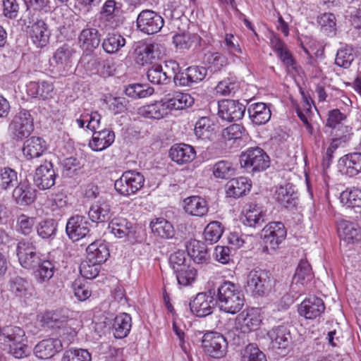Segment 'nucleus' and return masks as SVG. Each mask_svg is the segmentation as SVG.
I'll use <instances>...</instances> for the list:
<instances>
[{"label":"nucleus","instance_id":"nucleus-63","mask_svg":"<svg viewBox=\"0 0 361 361\" xmlns=\"http://www.w3.org/2000/svg\"><path fill=\"white\" fill-rule=\"evenodd\" d=\"M243 359L245 361H267L265 354L254 343L245 347Z\"/></svg>","mask_w":361,"mask_h":361},{"label":"nucleus","instance_id":"nucleus-1","mask_svg":"<svg viewBox=\"0 0 361 361\" xmlns=\"http://www.w3.org/2000/svg\"><path fill=\"white\" fill-rule=\"evenodd\" d=\"M25 340V331L18 326H6L0 330V344L15 358L20 359L30 355V350L24 343Z\"/></svg>","mask_w":361,"mask_h":361},{"label":"nucleus","instance_id":"nucleus-60","mask_svg":"<svg viewBox=\"0 0 361 361\" xmlns=\"http://www.w3.org/2000/svg\"><path fill=\"white\" fill-rule=\"evenodd\" d=\"M180 0H165L164 15L166 18L179 19L183 15Z\"/></svg>","mask_w":361,"mask_h":361},{"label":"nucleus","instance_id":"nucleus-9","mask_svg":"<svg viewBox=\"0 0 361 361\" xmlns=\"http://www.w3.org/2000/svg\"><path fill=\"white\" fill-rule=\"evenodd\" d=\"M202 345L204 352L211 357L221 358L226 354L228 344L221 334L211 331L204 334Z\"/></svg>","mask_w":361,"mask_h":361},{"label":"nucleus","instance_id":"nucleus-58","mask_svg":"<svg viewBox=\"0 0 361 361\" xmlns=\"http://www.w3.org/2000/svg\"><path fill=\"white\" fill-rule=\"evenodd\" d=\"M179 285L187 286L193 283L195 280L197 271L194 267L189 265L185 269H180L174 272Z\"/></svg>","mask_w":361,"mask_h":361},{"label":"nucleus","instance_id":"nucleus-17","mask_svg":"<svg viewBox=\"0 0 361 361\" xmlns=\"http://www.w3.org/2000/svg\"><path fill=\"white\" fill-rule=\"evenodd\" d=\"M75 52L72 46L64 44L54 53L52 59L61 75H66L71 70Z\"/></svg>","mask_w":361,"mask_h":361},{"label":"nucleus","instance_id":"nucleus-16","mask_svg":"<svg viewBox=\"0 0 361 361\" xmlns=\"http://www.w3.org/2000/svg\"><path fill=\"white\" fill-rule=\"evenodd\" d=\"M56 177L52 163L45 161L36 169L33 180L39 189L47 190L54 185Z\"/></svg>","mask_w":361,"mask_h":361},{"label":"nucleus","instance_id":"nucleus-25","mask_svg":"<svg viewBox=\"0 0 361 361\" xmlns=\"http://www.w3.org/2000/svg\"><path fill=\"white\" fill-rule=\"evenodd\" d=\"M108 228L111 233L119 238L128 237L130 239L135 233L134 224L122 216H117L111 219L109 224Z\"/></svg>","mask_w":361,"mask_h":361},{"label":"nucleus","instance_id":"nucleus-11","mask_svg":"<svg viewBox=\"0 0 361 361\" xmlns=\"http://www.w3.org/2000/svg\"><path fill=\"white\" fill-rule=\"evenodd\" d=\"M176 68L177 62L173 60L166 61L164 64H154L148 69L147 78L154 84H168L171 82L174 68Z\"/></svg>","mask_w":361,"mask_h":361},{"label":"nucleus","instance_id":"nucleus-14","mask_svg":"<svg viewBox=\"0 0 361 361\" xmlns=\"http://www.w3.org/2000/svg\"><path fill=\"white\" fill-rule=\"evenodd\" d=\"M262 318L257 309H248L240 312L235 318V326L243 334L258 329Z\"/></svg>","mask_w":361,"mask_h":361},{"label":"nucleus","instance_id":"nucleus-50","mask_svg":"<svg viewBox=\"0 0 361 361\" xmlns=\"http://www.w3.org/2000/svg\"><path fill=\"white\" fill-rule=\"evenodd\" d=\"M312 278L310 264L305 260H300L293 278V282L296 284L305 285Z\"/></svg>","mask_w":361,"mask_h":361},{"label":"nucleus","instance_id":"nucleus-53","mask_svg":"<svg viewBox=\"0 0 361 361\" xmlns=\"http://www.w3.org/2000/svg\"><path fill=\"white\" fill-rule=\"evenodd\" d=\"M336 17L331 13H324L318 18V23L321 27V30L328 36L336 35Z\"/></svg>","mask_w":361,"mask_h":361},{"label":"nucleus","instance_id":"nucleus-36","mask_svg":"<svg viewBox=\"0 0 361 361\" xmlns=\"http://www.w3.org/2000/svg\"><path fill=\"white\" fill-rule=\"evenodd\" d=\"M251 183L245 177H238L232 178L226 185V194L229 197L235 198L245 195L247 192L250 191Z\"/></svg>","mask_w":361,"mask_h":361},{"label":"nucleus","instance_id":"nucleus-59","mask_svg":"<svg viewBox=\"0 0 361 361\" xmlns=\"http://www.w3.org/2000/svg\"><path fill=\"white\" fill-rule=\"evenodd\" d=\"M61 361H92V357L86 349H69L63 353Z\"/></svg>","mask_w":361,"mask_h":361},{"label":"nucleus","instance_id":"nucleus-6","mask_svg":"<svg viewBox=\"0 0 361 361\" xmlns=\"http://www.w3.org/2000/svg\"><path fill=\"white\" fill-rule=\"evenodd\" d=\"M286 229L280 221L268 224L262 231V238L264 243L263 252L271 254L279 248V245L286 237Z\"/></svg>","mask_w":361,"mask_h":361},{"label":"nucleus","instance_id":"nucleus-10","mask_svg":"<svg viewBox=\"0 0 361 361\" xmlns=\"http://www.w3.org/2000/svg\"><path fill=\"white\" fill-rule=\"evenodd\" d=\"M267 336L274 350L286 351L293 343L290 326L287 324L274 326L268 331Z\"/></svg>","mask_w":361,"mask_h":361},{"label":"nucleus","instance_id":"nucleus-40","mask_svg":"<svg viewBox=\"0 0 361 361\" xmlns=\"http://www.w3.org/2000/svg\"><path fill=\"white\" fill-rule=\"evenodd\" d=\"M184 209L192 216H202L207 213L208 207L204 199L192 196L184 200Z\"/></svg>","mask_w":361,"mask_h":361},{"label":"nucleus","instance_id":"nucleus-2","mask_svg":"<svg viewBox=\"0 0 361 361\" xmlns=\"http://www.w3.org/2000/svg\"><path fill=\"white\" fill-rule=\"evenodd\" d=\"M244 295L240 287L231 281L223 282L217 288L216 301L220 310L234 314L242 309Z\"/></svg>","mask_w":361,"mask_h":361},{"label":"nucleus","instance_id":"nucleus-51","mask_svg":"<svg viewBox=\"0 0 361 361\" xmlns=\"http://www.w3.org/2000/svg\"><path fill=\"white\" fill-rule=\"evenodd\" d=\"M18 176L15 170L5 167L0 171V188L10 190L18 185Z\"/></svg>","mask_w":361,"mask_h":361},{"label":"nucleus","instance_id":"nucleus-21","mask_svg":"<svg viewBox=\"0 0 361 361\" xmlns=\"http://www.w3.org/2000/svg\"><path fill=\"white\" fill-rule=\"evenodd\" d=\"M325 310L323 300L317 297L312 296L304 300L298 307L300 316L307 319H313L320 316Z\"/></svg>","mask_w":361,"mask_h":361},{"label":"nucleus","instance_id":"nucleus-55","mask_svg":"<svg viewBox=\"0 0 361 361\" xmlns=\"http://www.w3.org/2000/svg\"><path fill=\"white\" fill-rule=\"evenodd\" d=\"M221 224L219 221L209 223L204 231V237L209 244L216 243L223 234Z\"/></svg>","mask_w":361,"mask_h":361},{"label":"nucleus","instance_id":"nucleus-24","mask_svg":"<svg viewBox=\"0 0 361 361\" xmlns=\"http://www.w3.org/2000/svg\"><path fill=\"white\" fill-rule=\"evenodd\" d=\"M101 42V35L97 29L85 27L78 35L80 47L85 52L90 53L97 49Z\"/></svg>","mask_w":361,"mask_h":361},{"label":"nucleus","instance_id":"nucleus-4","mask_svg":"<svg viewBox=\"0 0 361 361\" xmlns=\"http://www.w3.org/2000/svg\"><path fill=\"white\" fill-rule=\"evenodd\" d=\"M274 283V279L268 271L253 269L247 276L246 290L254 296H262L271 290Z\"/></svg>","mask_w":361,"mask_h":361},{"label":"nucleus","instance_id":"nucleus-62","mask_svg":"<svg viewBox=\"0 0 361 361\" xmlns=\"http://www.w3.org/2000/svg\"><path fill=\"white\" fill-rule=\"evenodd\" d=\"M341 200L350 207H361V190L354 189L345 190L341 194Z\"/></svg>","mask_w":361,"mask_h":361},{"label":"nucleus","instance_id":"nucleus-31","mask_svg":"<svg viewBox=\"0 0 361 361\" xmlns=\"http://www.w3.org/2000/svg\"><path fill=\"white\" fill-rule=\"evenodd\" d=\"M27 92L33 98L47 100L53 97L54 85L47 81L30 82L27 85Z\"/></svg>","mask_w":361,"mask_h":361},{"label":"nucleus","instance_id":"nucleus-47","mask_svg":"<svg viewBox=\"0 0 361 361\" xmlns=\"http://www.w3.org/2000/svg\"><path fill=\"white\" fill-rule=\"evenodd\" d=\"M264 221L262 210L255 204H250L242 218V222L245 226L254 228L262 226Z\"/></svg>","mask_w":361,"mask_h":361},{"label":"nucleus","instance_id":"nucleus-29","mask_svg":"<svg viewBox=\"0 0 361 361\" xmlns=\"http://www.w3.org/2000/svg\"><path fill=\"white\" fill-rule=\"evenodd\" d=\"M171 159L178 164L192 161L196 156L195 149L187 144H176L171 147L169 152Z\"/></svg>","mask_w":361,"mask_h":361},{"label":"nucleus","instance_id":"nucleus-23","mask_svg":"<svg viewBox=\"0 0 361 361\" xmlns=\"http://www.w3.org/2000/svg\"><path fill=\"white\" fill-rule=\"evenodd\" d=\"M112 215L111 207L105 200L99 199L92 204L88 211L90 219L97 224L108 221Z\"/></svg>","mask_w":361,"mask_h":361},{"label":"nucleus","instance_id":"nucleus-13","mask_svg":"<svg viewBox=\"0 0 361 361\" xmlns=\"http://www.w3.org/2000/svg\"><path fill=\"white\" fill-rule=\"evenodd\" d=\"M245 111V106L238 101L223 99L218 102V115L228 122L241 119Z\"/></svg>","mask_w":361,"mask_h":361},{"label":"nucleus","instance_id":"nucleus-32","mask_svg":"<svg viewBox=\"0 0 361 361\" xmlns=\"http://www.w3.org/2000/svg\"><path fill=\"white\" fill-rule=\"evenodd\" d=\"M160 48L158 44H148L139 47L135 50L136 62L143 66L159 59L161 54Z\"/></svg>","mask_w":361,"mask_h":361},{"label":"nucleus","instance_id":"nucleus-37","mask_svg":"<svg viewBox=\"0 0 361 361\" xmlns=\"http://www.w3.org/2000/svg\"><path fill=\"white\" fill-rule=\"evenodd\" d=\"M152 233L164 239H172L175 237L176 231L171 222L164 218H157L150 223Z\"/></svg>","mask_w":361,"mask_h":361},{"label":"nucleus","instance_id":"nucleus-56","mask_svg":"<svg viewBox=\"0 0 361 361\" xmlns=\"http://www.w3.org/2000/svg\"><path fill=\"white\" fill-rule=\"evenodd\" d=\"M355 59V54L351 47H345L338 50L335 63L344 68H348Z\"/></svg>","mask_w":361,"mask_h":361},{"label":"nucleus","instance_id":"nucleus-42","mask_svg":"<svg viewBox=\"0 0 361 361\" xmlns=\"http://www.w3.org/2000/svg\"><path fill=\"white\" fill-rule=\"evenodd\" d=\"M43 322L48 327L60 329L71 322L72 319H69L66 310H57L46 313L43 317Z\"/></svg>","mask_w":361,"mask_h":361},{"label":"nucleus","instance_id":"nucleus-8","mask_svg":"<svg viewBox=\"0 0 361 361\" xmlns=\"http://www.w3.org/2000/svg\"><path fill=\"white\" fill-rule=\"evenodd\" d=\"M164 25V20L157 12L145 9L136 19L137 30L144 34L154 35L159 32Z\"/></svg>","mask_w":361,"mask_h":361},{"label":"nucleus","instance_id":"nucleus-61","mask_svg":"<svg viewBox=\"0 0 361 361\" xmlns=\"http://www.w3.org/2000/svg\"><path fill=\"white\" fill-rule=\"evenodd\" d=\"M100 271V265L86 259L80 265V273L87 279L96 278Z\"/></svg>","mask_w":361,"mask_h":361},{"label":"nucleus","instance_id":"nucleus-5","mask_svg":"<svg viewBox=\"0 0 361 361\" xmlns=\"http://www.w3.org/2000/svg\"><path fill=\"white\" fill-rule=\"evenodd\" d=\"M145 180V177L140 172L129 170L123 172L115 181L114 188L119 195L129 197L143 188Z\"/></svg>","mask_w":361,"mask_h":361},{"label":"nucleus","instance_id":"nucleus-26","mask_svg":"<svg viewBox=\"0 0 361 361\" xmlns=\"http://www.w3.org/2000/svg\"><path fill=\"white\" fill-rule=\"evenodd\" d=\"M12 197L15 202L20 206H27L34 202L36 190L27 182H20L13 190Z\"/></svg>","mask_w":361,"mask_h":361},{"label":"nucleus","instance_id":"nucleus-38","mask_svg":"<svg viewBox=\"0 0 361 361\" xmlns=\"http://www.w3.org/2000/svg\"><path fill=\"white\" fill-rule=\"evenodd\" d=\"M138 114L145 118L159 120L166 116L168 111L162 99L160 101L140 107Z\"/></svg>","mask_w":361,"mask_h":361},{"label":"nucleus","instance_id":"nucleus-35","mask_svg":"<svg viewBox=\"0 0 361 361\" xmlns=\"http://www.w3.org/2000/svg\"><path fill=\"white\" fill-rule=\"evenodd\" d=\"M47 149L46 142L39 137H31L23 147V153L27 159L38 158Z\"/></svg>","mask_w":361,"mask_h":361},{"label":"nucleus","instance_id":"nucleus-45","mask_svg":"<svg viewBox=\"0 0 361 361\" xmlns=\"http://www.w3.org/2000/svg\"><path fill=\"white\" fill-rule=\"evenodd\" d=\"M202 37L196 33L183 32L173 37V43L177 49H189L194 44H201Z\"/></svg>","mask_w":361,"mask_h":361},{"label":"nucleus","instance_id":"nucleus-33","mask_svg":"<svg viewBox=\"0 0 361 361\" xmlns=\"http://www.w3.org/2000/svg\"><path fill=\"white\" fill-rule=\"evenodd\" d=\"M249 117L252 122L256 125H263L271 118V110L263 102L252 104L247 109Z\"/></svg>","mask_w":361,"mask_h":361},{"label":"nucleus","instance_id":"nucleus-39","mask_svg":"<svg viewBox=\"0 0 361 361\" xmlns=\"http://www.w3.org/2000/svg\"><path fill=\"white\" fill-rule=\"evenodd\" d=\"M188 255L197 264L206 262L209 258L207 248L205 244L197 240H190L187 245Z\"/></svg>","mask_w":361,"mask_h":361},{"label":"nucleus","instance_id":"nucleus-34","mask_svg":"<svg viewBox=\"0 0 361 361\" xmlns=\"http://www.w3.org/2000/svg\"><path fill=\"white\" fill-rule=\"evenodd\" d=\"M275 195L277 202L287 209H293L298 204V195L291 184L278 188Z\"/></svg>","mask_w":361,"mask_h":361},{"label":"nucleus","instance_id":"nucleus-43","mask_svg":"<svg viewBox=\"0 0 361 361\" xmlns=\"http://www.w3.org/2000/svg\"><path fill=\"white\" fill-rule=\"evenodd\" d=\"M214 125L207 116H202L196 122L194 133L197 138L207 140H210L214 134Z\"/></svg>","mask_w":361,"mask_h":361},{"label":"nucleus","instance_id":"nucleus-41","mask_svg":"<svg viewBox=\"0 0 361 361\" xmlns=\"http://www.w3.org/2000/svg\"><path fill=\"white\" fill-rule=\"evenodd\" d=\"M202 63L207 71L212 73L219 72L226 65V57L219 52L207 51L202 57Z\"/></svg>","mask_w":361,"mask_h":361},{"label":"nucleus","instance_id":"nucleus-64","mask_svg":"<svg viewBox=\"0 0 361 361\" xmlns=\"http://www.w3.org/2000/svg\"><path fill=\"white\" fill-rule=\"evenodd\" d=\"M233 173L232 164L227 161H219L213 166V174L218 178H228Z\"/></svg>","mask_w":361,"mask_h":361},{"label":"nucleus","instance_id":"nucleus-12","mask_svg":"<svg viewBox=\"0 0 361 361\" xmlns=\"http://www.w3.org/2000/svg\"><path fill=\"white\" fill-rule=\"evenodd\" d=\"M27 32L32 43L38 48L46 47L51 36L48 25L42 19L29 21Z\"/></svg>","mask_w":361,"mask_h":361},{"label":"nucleus","instance_id":"nucleus-49","mask_svg":"<svg viewBox=\"0 0 361 361\" xmlns=\"http://www.w3.org/2000/svg\"><path fill=\"white\" fill-rule=\"evenodd\" d=\"M58 224L53 219L42 220L36 226L37 235L42 239H54L56 235Z\"/></svg>","mask_w":361,"mask_h":361},{"label":"nucleus","instance_id":"nucleus-19","mask_svg":"<svg viewBox=\"0 0 361 361\" xmlns=\"http://www.w3.org/2000/svg\"><path fill=\"white\" fill-rule=\"evenodd\" d=\"M340 239L347 244H355L361 242V228L353 221L341 220L337 226Z\"/></svg>","mask_w":361,"mask_h":361},{"label":"nucleus","instance_id":"nucleus-52","mask_svg":"<svg viewBox=\"0 0 361 361\" xmlns=\"http://www.w3.org/2000/svg\"><path fill=\"white\" fill-rule=\"evenodd\" d=\"M37 267L35 276L39 282L48 281L54 276L56 270L54 263L50 260L41 259Z\"/></svg>","mask_w":361,"mask_h":361},{"label":"nucleus","instance_id":"nucleus-48","mask_svg":"<svg viewBox=\"0 0 361 361\" xmlns=\"http://www.w3.org/2000/svg\"><path fill=\"white\" fill-rule=\"evenodd\" d=\"M126 44V39L118 33H109L104 39L102 46L108 54L118 51Z\"/></svg>","mask_w":361,"mask_h":361},{"label":"nucleus","instance_id":"nucleus-18","mask_svg":"<svg viewBox=\"0 0 361 361\" xmlns=\"http://www.w3.org/2000/svg\"><path fill=\"white\" fill-rule=\"evenodd\" d=\"M216 303L211 293H200L190 302V308L196 316L202 317L212 313Z\"/></svg>","mask_w":361,"mask_h":361},{"label":"nucleus","instance_id":"nucleus-44","mask_svg":"<svg viewBox=\"0 0 361 361\" xmlns=\"http://www.w3.org/2000/svg\"><path fill=\"white\" fill-rule=\"evenodd\" d=\"M131 329V317L127 313H123L116 317L113 325V331L115 338H123L126 337Z\"/></svg>","mask_w":361,"mask_h":361},{"label":"nucleus","instance_id":"nucleus-54","mask_svg":"<svg viewBox=\"0 0 361 361\" xmlns=\"http://www.w3.org/2000/svg\"><path fill=\"white\" fill-rule=\"evenodd\" d=\"M126 94L130 97L145 98L154 93V88L145 84H132L125 90Z\"/></svg>","mask_w":361,"mask_h":361},{"label":"nucleus","instance_id":"nucleus-7","mask_svg":"<svg viewBox=\"0 0 361 361\" xmlns=\"http://www.w3.org/2000/svg\"><path fill=\"white\" fill-rule=\"evenodd\" d=\"M33 129V118L25 109H22L16 114L8 126L11 136L16 140H23L28 137Z\"/></svg>","mask_w":361,"mask_h":361},{"label":"nucleus","instance_id":"nucleus-46","mask_svg":"<svg viewBox=\"0 0 361 361\" xmlns=\"http://www.w3.org/2000/svg\"><path fill=\"white\" fill-rule=\"evenodd\" d=\"M10 290L17 297L28 298L32 296L31 284L21 277H15L10 281Z\"/></svg>","mask_w":361,"mask_h":361},{"label":"nucleus","instance_id":"nucleus-57","mask_svg":"<svg viewBox=\"0 0 361 361\" xmlns=\"http://www.w3.org/2000/svg\"><path fill=\"white\" fill-rule=\"evenodd\" d=\"M36 219L25 214H20L17 219V231L23 235H29L34 231Z\"/></svg>","mask_w":361,"mask_h":361},{"label":"nucleus","instance_id":"nucleus-3","mask_svg":"<svg viewBox=\"0 0 361 361\" xmlns=\"http://www.w3.org/2000/svg\"><path fill=\"white\" fill-rule=\"evenodd\" d=\"M240 164L247 172L254 173L266 170L269 166L270 160L267 152L261 147H249L241 153Z\"/></svg>","mask_w":361,"mask_h":361},{"label":"nucleus","instance_id":"nucleus-20","mask_svg":"<svg viewBox=\"0 0 361 361\" xmlns=\"http://www.w3.org/2000/svg\"><path fill=\"white\" fill-rule=\"evenodd\" d=\"M339 171L350 177L361 173V152L348 153L341 157L338 162Z\"/></svg>","mask_w":361,"mask_h":361},{"label":"nucleus","instance_id":"nucleus-22","mask_svg":"<svg viewBox=\"0 0 361 361\" xmlns=\"http://www.w3.org/2000/svg\"><path fill=\"white\" fill-rule=\"evenodd\" d=\"M168 113L173 110H180L190 107L194 103V99L187 93L174 92L168 93L163 98Z\"/></svg>","mask_w":361,"mask_h":361},{"label":"nucleus","instance_id":"nucleus-28","mask_svg":"<svg viewBox=\"0 0 361 361\" xmlns=\"http://www.w3.org/2000/svg\"><path fill=\"white\" fill-rule=\"evenodd\" d=\"M87 259L94 263H104L109 257L108 244L104 240H96L87 247Z\"/></svg>","mask_w":361,"mask_h":361},{"label":"nucleus","instance_id":"nucleus-27","mask_svg":"<svg viewBox=\"0 0 361 361\" xmlns=\"http://www.w3.org/2000/svg\"><path fill=\"white\" fill-rule=\"evenodd\" d=\"M62 348L61 340L49 338L38 343L34 348V353L40 359H48L61 351Z\"/></svg>","mask_w":361,"mask_h":361},{"label":"nucleus","instance_id":"nucleus-30","mask_svg":"<svg viewBox=\"0 0 361 361\" xmlns=\"http://www.w3.org/2000/svg\"><path fill=\"white\" fill-rule=\"evenodd\" d=\"M115 134L113 130L104 129L93 133L89 146L94 151H102L114 142Z\"/></svg>","mask_w":361,"mask_h":361},{"label":"nucleus","instance_id":"nucleus-15","mask_svg":"<svg viewBox=\"0 0 361 361\" xmlns=\"http://www.w3.org/2000/svg\"><path fill=\"white\" fill-rule=\"evenodd\" d=\"M90 223L85 216L74 215L66 223V232L73 241H78L87 236L90 233Z\"/></svg>","mask_w":361,"mask_h":361}]
</instances>
